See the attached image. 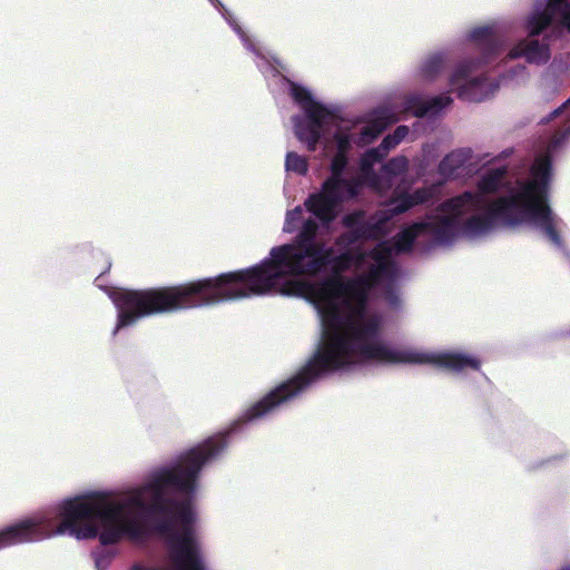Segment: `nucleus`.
Wrapping results in <instances>:
<instances>
[{
    "instance_id": "5701e85b",
    "label": "nucleus",
    "mask_w": 570,
    "mask_h": 570,
    "mask_svg": "<svg viewBox=\"0 0 570 570\" xmlns=\"http://www.w3.org/2000/svg\"><path fill=\"white\" fill-rule=\"evenodd\" d=\"M409 167V160L404 156H399L389 159L381 168L380 180L386 179L391 183L393 177L401 176L406 173Z\"/></svg>"
},
{
    "instance_id": "412c9836",
    "label": "nucleus",
    "mask_w": 570,
    "mask_h": 570,
    "mask_svg": "<svg viewBox=\"0 0 570 570\" xmlns=\"http://www.w3.org/2000/svg\"><path fill=\"white\" fill-rule=\"evenodd\" d=\"M471 159L470 149H459L446 155L439 165L441 175L456 177L458 170L463 168Z\"/></svg>"
},
{
    "instance_id": "f704fd0d",
    "label": "nucleus",
    "mask_w": 570,
    "mask_h": 570,
    "mask_svg": "<svg viewBox=\"0 0 570 570\" xmlns=\"http://www.w3.org/2000/svg\"><path fill=\"white\" fill-rule=\"evenodd\" d=\"M551 7L562 10V26L570 31V0H554Z\"/></svg>"
},
{
    "instance_id": "423d86ee",
    "label": "nucleus",
    "mask_w": 570,
    "mask_h": 570,
    "mask_svg": "<svg viewBox=\"0 0 570 570\" xmlns=\"http://www.w3.org/2000/svg\"><path fill=\"white\" fill-rule=\"evenodd\" d=\"M358 354L367 361L383 364H433L452 372L466 368L480 370L481 362L462 353H420L412 350H394L383 343L362 344Z\"/></svg>"
},
{
    "instance_id": "c85d7f7f",
    "label": "nucleus",
    "mask_w": 570,
    "mask_h": 570,
    "mask_svg": "<svg viewBox=\"0 0 570 570\" xmlns=\"http://www.w3.org/2000/svg\"><path fill=\"white\" fill-rule=\"evenodd\" d=\"M92 557L95 559L96 568L98 570H107L111 560L115 557V551L107 549H99L92 552Z\"/></svg>"
},
{
    "instance_id": "39448f33",
    "label": "nucleus",
    "mask_w": 570,
    "mask_h": 570,
    "mask_svg": "<svg viewBox=\"0 0 570 570\" xmlns=\"http://www.w3.org/2000/svg\"><path fill=\"white\" fill-rule=\"evenodd\" d=\"M551 166L549 155L535 158L531 167L532 178L522 183L519 191L509 197L528 222L539 225L553 245L563 247V240L556 228L554 216L548 204Z\"/></svg>"
},
{
    "instance_id": "9d476101",
    "label": "nucleus",
    "mask_w": 570,
    "mask_h": 570,
    "mask_svg": "<svg viewBox=\"0 0 570 570\" xmlns=\"http://www.w3.org/2000/svg\"><path fill=\"white\" fill-rule=\"evenodd\" d=\"M304 110L306 119L299 117L294 119L295 135L307 145L308 150L314 151L322 137L325 120L333 114L322 104L305 106Z\"/></svg>"
},
{
    "instance_id": "1a4fd4ad",
    "label": "nucleus",
    "mask_w": 570,
    "mask_h": 570,
    "mask_svg": "<svg viewBox=\"0 0 570 570\" xmlns=\"http://www.w3.org/2000/svg\"><path fill=\"white\" fill-rule=\"evenodd\" d=\"M497 220H502L507 226H517L528 222L512 198L501 196L489 205L483 215H472L463 222L460 220L459 233L474 238L492 230Z\"/></svg>"
},
{
    "instance_id": "4be33fe9",
    "label": "nucleus",
    "mask_w": 570,
    "mask_h": 570,
    "mask_svg": "<svg viewBox=\"0 0 570 570\" xmlns=\"http://www.w3.org/2000/svg\"><path fill=\"white\" fill-rule=\"evenodd\" d=\"M385 157L380 148L368 149L361 158V169L368 176V180L373 187L380 186V175L372 170L374 164L380 163Z\"/></svg>"
},
{
    "instance_id": "4c0bfd02",
    "label": "nucleus",
    "mask_w": 570,
    "mask_h": 570,
    "mask_svg": "<svg viewBox=\"0 0 570 570\" xmlns=\"http://www.w3.org/2000/svg\"><path fill=\"white\" fill-rule=\"evenodd\" d=\"M409 132H410L409 127L401 125V126L396 127L395 130L390 135L393 137V139L396 142L400 144L409 135Z\"/></svg>"
},
{
    "instance_id": "bb28decb",
    "label": "nucleus",
    "mask_w": 570,
    "mask_h": 570,
    "mask_svg": "<svg viewBox=\"0 0 570 570\" xmlns=\"http://www.w3.org/2000/svg\"><path fill=\"white\" fill-rule=\"evenodd\" d=\"M374 224L373 216L366 220L364 210H354L343 216L342 225L345 228H356L363 226H372Z\"/></svg>"
},
{
    "instance_id": "cd10ccee",
    "label": "nucleus",
    "mask_w": 570,
    "mask_h": 570,
    "mask_svg": "<svg viewBox=\"0 0 570 570\" xmlns=\"http://www.w3.org/2000/svg\"><path fill=\"white\" fill-rule=\"evenodd\" d=\"M286 169L295 171L299 175H305L308 170L307 161L294 151H289L286 155Z\"/></svg>"
},
{
    "instance_id": "6ab92c4d",
    "label": "nucleus",
    "mask_w": 570,
    "mask_h": 570,
    "mask_svg": "<svg viewBox=\"0 0 570 570\" xmlns=\"http://www.w3.org/2000/svg\"><path fill=\"white\" fill-rule=\"evenodd\" d=\"M422 227H424V225L420 224V222H415L401 229L393 237V247L395 252L399 254L412 252L416 238L423 235Z\"/></svg>"
},
{
    "instance_id": "20e7f679",
    "label": "nucleus",
    "mask_w": 570,
    "mask_h": 570,
    "mask_svg": "<svg viewBox=\"0 0 570 570\" xmlns=\"http://www.w3.org/2000/svg\"><path fill=\"white\" fill-rule=\"evenodd\" d=\"M326 249L328 253L325 250L321 254L322 257L324 256L323 265L318 269L307 268L304 276H318L327 267L331 268L330 275L315 283L302 279H287L282 285L279 292L285 295H302L313 302L316 307L326 305L328 323L337 325V302L345 297V288L347 287V279L344 278L343 273L350 271L354 265L352 254H350L346 247L338 255L334 254L332 246L326 245Z\"/></svg>"
},
{
    "instance_id": "9b49d317",
    "label": "nucleus",
    "mask_w": 570,
    "mask_h": 570,
    "mask_svg": "<svg viewBox=\"0 0 570 570\" xmlns=\"http://www.w3.org/2000/svg\"><path fill=\"white\" fill-rule=\"evenodd\" d=\"M434 187L432 186L417 188L413 193L403 191L391 198L387 208L377 210L375 214L383 227H387V224L394 217L406 213L417 205H422L431 200L434 196Z\"/></svg>"
},
{
    "instance_id": "ea45409f",
    "label": "nucleus",
    "mask_w": 570,
    "mask_h": 570,
    "mask_svg": "<svg viewBox=\"0 0 570 570\" xmlns=\"http://www.w3.org/2000/svg\"><path fill=\"white\" fill-rule=\"evenodd\" d=\"M563 570H570V569H563Z\"/></svg>"
},
{
    "instance_id": "a211bd4d",
    "label": "nucleus",
    "mask_w": 570,
    "mask_h": 570,
    "mask_svg": "<svg viewBox=\"0 0 570 570\" xmlns=\"http://www.w3.org/2000/svg\"><path fill=\"white\" fill-rule=\"evenodd\" d=\"M554 0H548L547 7L539 12H534L528 19V28L531 37L539 36L546 28H548L553 18L558 17L559 22L562 24V10L559 7H551Z\"/></svg>"
},
{
    "instance_id": "c9c22d12",
    "label": "nucleus",
    "mask_w": 570,
    "mask_h": 570,
    "mask_svg": "<svg viewBox=\"0 0 570 570\" xmlns=\"http://www.w3.org/2000/svg\"><path fill=\"white\" fill-rule=\"evenodd\" d=\"M350 254H352V262L355 267H360L365 262L366 257H368V252H365L361 247H346Z\"/></svg>"
},
{
    "instance_id": "0eeeda50",
    "label": "nucleus",
    "mask_w": 570,
    "mask_h": 570,
    "mask_svg": "<svg viewBox=\"0 0 570 570\" xmlns=\"http://www.w3.org/2000/svg\"><path fill=\"white\" fill-rule=\"evenodd\" d=\"M469 38L476 45L481 57L460 62L450 77L451 86H460L458 96L461 99H471L468 91L479 83V78L468 81L469 76L478 68L497 59L503 46V37L493 26L474 28Z\"/></svg>"
},
{
    "instance_id": "aec40b11",
    "label": "nucleus",
    "mask_w": 570,
    "mask_h": 570,
    "mask_svg": "<svg viewBox=\"0 0 570 570\" xmlns=\"http://www.w3.org/2000/svg\"><path fill=\"white\" fill-rule=\"evenodd\" d=\"M505 175H507V168L498 167V168H493V169L489 170L481 177V179L478 183L479 193H475V194L480 195L482 200H481L479 207L476 208V210L482 207V205L484 203V198H483L484 195L494 194L500 189L502 180L505 177Z\"/></svg>"
},
{
    "instance_id": "a878e982",
    "label": "nucleus",
    "mask_w": 570,
    "mask_h": 570,
    "mask_svg": "<svg viewBox=\"0 0 570 570\" xmlns=\"http://www.w3.org/2000/svg\"><path fill=\"white\" fill-rule=\"evenodd\" d=\"M444 67V57L442 55H433L429 57L422 66V76L426 80H433L442 71Z\"/></svg>"
},
{
    "instance_id": "e433bc0d",
    "label": "nucleus",
    "mask_w": 570,
    "mask_h": 570,
    "mask_svg": "<svg viewBox=\"0 0 570 570\" xmlns=\"http://www.w3.org/2000/svg\"><path fill=\"white\" fill-rule=\"evenodd\" d=\"M399 145L391 135H387L383 138L380 146L377 148L381 149L384 155H386L391 149L395 148Z\"/></svg>"
},
{
    "instance_id": "7ed1b4c3",
    "label": "nucleus",
    "mask_w": 570,
    "mask_h": 570,
    "mask_svg": "<svg viewBox=\"0 0 570 570\" xmlns=\"http://www.w3.org/2000/svg\"><path fill=\"white\" fill-rule=\"evenodd\" d=\"M322 322V342L301 371L288 381L279 384L259 401L248 406L242 416L230 426L234 432L242 425L267 416L309 384L323 375L333 373L353 363L362 344L379 333V322L370 318L356 322L344 315L337 302L338 323L332 325L326 318V305L316 307Z\"/></svg>"
},
{
    "instance_id": "f257e3e1",
    "label": "nucleus",
    "mask_w": 570,
    "mask_h": 570,
    "mask_svg": "<svg viewBox=\"0 0 570 570\" xmlns=\"http://www.w3.org/2000/svg\"><path fill=\"white\" fill-rule=\"evenodd\" d=\"M232 433L234 429L230 428L209 436L181 455L176 465L158 472L148 484L153 492L149 504L139 495L127 502L114 501L102 492L75 497L60 504V522L53 529L43 520L27 519L1 530L0 549L65 533L77 539L98 537L101 546H111L119 542L125 533L137 535L140 532V524L127 518L128 509L135 508L166 517L157 523L156 530L168 535L178 570H206L193 535L190 499L178 501L168 498L165 490L170 488L186 495L194 493L202 468L227 448ZM130 570L160 569L134 563Z\"/></svg>"
},
{
    "instance_id": "393cba45",
    "label": "nucleus",
    "mask_w": 570,
    "mask_h": 570,
    "mask_svg": "<svg viewBox=\"0 0 570 570\" xmlns=\"http://www.w3.org/2000/svg\"><path fill=\"white\" fill-rule=\"evenodd\" d=\"M390 256L391 249L384 243L368 252V257L375 262L374 265H385L386 273L393 275L395 272V264L391 261Z\"/></svg>"
},
{
    "instance_id": "dca6fc26",
    "label": "nucleus",
    "mask_w": 570,
    "mask_h": 570,
    "mask_svg": "<svg viewBox=\"0 0 570 570\" xmlns=\"http://www.w3.org/2000/svg\"><path fill=\"white\" fill-rule=\"evenodd\" d=\"M509 57H524L529 62L546 63L550 59V48L537 39L523 40L510 50Z\"/></svg>"
},
{
    "instance_id": "f8f14e48",
    "label": "nucleus",
    "mask_w": 570,
    "mask_h": 570,
    "mask_svg": "<svg viewBox=\"0 0 570 570\" xmlns=\"http://www.w3.org/2000/svg\"><path fill=\"white\" fill-rule=\"evenodd\" d=\"M392 276V274L386 273L385 265H372L366 274L353 279H347L344 298L355 301L361 313L364 311L368 292L379 285L381 281L391 278Z\"/></svg>"
},
{
    "instance_id": "2eb2a0df",
    "label": "nucleus",
    "mask_w": 570,
    "mask_h": 570,
    "mask_svg": "<svg viewBox=\"0 0 570 570\" xmlns=\"http://www.w3.org/2000/svg\"><path fill=\"white\" fill-rule=\"evenodd\" d=\"M452 104V98L449 95L435 96L429 100H423L419 95H410L405 97L404 109L412 112L417 118H423L428 115H436L443 108Z\"/></svg>"
},
{
    "instance_id": "f03ea898",
    "label": "nucleus",
    "mask_w": 570,
    "mask_h": 570,
    "mask_svg": "<svg viewBox=\"0 0 570 570\" xmlns=\"http://www.w3.org/2000/svg\"><path fill=\"white\" fill-rule=\"evenodd\" d=\"M317 232V222L306 219L291 244L273 247L268 258L248 268L175 286L121 289L112 296L118 311L114 333L148 316L264 295L288 276L318 269L324 263L322 252L328 250L323 240L316 239Z\"/></svg>"
},
{
    "instance_id": "6e6552de",
    "label": "nucleus",
    "mask_w": 570,
    "mask_h": 570,
    "mask_svg": "<svg viewBox=\"0 0 570 570\" xmlns=\"http://www.w3.org/2000/svg\"><path fill=\"white\" fill-rule=\"evenodd\" d=\"M482 198L473 191H464L441 203L438 209L450 215L435 216L431 220L420 222L423 235L431 234L439 244H450L460 235V219L466 212L476 210Z\"/></svg>"
},
{
    "instance_id": "ddd939ff",
    "label": "nucleus",
    "mask_w": 570,
    "mask_h": 570,
    "mask_svg": "<svg viewBox=\"0 0 570 570\" xmlns=\"http://www.w3.org/2000/svg\"><path fill=\"white\" fill-rule=\"evenodd\" d=\"M362 181L358 178H338L330 176L324 180L321 193L340 205L344 199H353L358 196Z\"/></svg>"
},
{
    "instance_id": "c756f323",
    "label": "nucleus",
    "mask_w": 570,
    "mask_h": 570,
    "mask_svg": "<svg viewBox=\"0 0 570 570\" xmlns=\"http://www.w3.org/2000/svg\"><path fill=\"white\" fill-rule=\"evenodd\" d=\"M303 209L301 206H296L294 209L286 213L284 230L292 233L296 229L297 224L302 220Z\"/></svg>"
},
{
    "instance_id": "2f4dec72",
    "label": "nucleus",
    "mask_w": 570,
    "mask_h": 570,
    "mask_svg": "<svg viewBox=\"0 0 570 570\" xmlns=\"http://www.w3.org/2000/svg\"><path fill=\"white\" fill-rule=\"evenodd\" d=\"M347 156L342 154H335L331 161V176L344 178L343 173L347 166Z\"/></svg>"
},
{
    "instance_id": "f3484780",
    "label": "nucleus",
    "mask_w": 570,
    "mask_h": 570,
    "mask_svg": "<svg viewBox=\"0 0 570 570\" xmlns=\"http://www.w3.org/2000/svg\"><path fill=\"white\" fill-rule=\"evenodd\" d=\"M307 212L316 216L322 223L330 224L336 216L338 205L323 193H313L304 202Z\"/></svg>"
},
{
    "instance_id": "58836bf2",
    "label": "nucleus",
    "mask_w": 570,
    "mask_h": 570,
    "mask_svg": "<svg viewBox=\"0 0 570 570\" xmlns=\"http://www.w3.org/2000/svg\"><path fill=\"white\" fill-rule=\"evenodd\" d=\"M570 107V99L567 100L563 105H561L559 108L554 109L551 114H550V119H553L558 116H560L566 109H568Z\"/></svg>"
},
{
    "instance_id": "473e14b6",
    "label": "nucleus",
    "mask_w": 570,
    "mask_h": 570,
    "mask_svg": "<svg viewBox=\"0 0 570 570\" xmlns=\"http://www.w3.org/2000/svg\"><path fill=\"white\" fill-rule=\"evenodd\" d=\"M568 138H570V119L567 121L563 128L553 134L550 146L556 149L563 145Z\"/></svg>"
},
{
    "instance_id": "b1692460",
    "label": "nucleus",
    "mask_w": 570,
    "mask_h": 570,
    "mask_svg": "<svg viewBox=\"0 0 570 570\" xmlns=\"http://www.w3.org/2000/svg\"><path fill=\"white\" fill-rule=\"evenodd\" d=\"M387 127V122L383 118H376L370 121L361 129L357 144L367 145L377 138Z\"/></svg>"
},
{
    "instance_id": "7c9ffc66",
    "label": "nucleus",
    "mask_w": 570,
    "mask_h": 570,
    "mask_svg": "<svg viewBox=\"0 0 570 570\" xmlns=\"http://www.w3.org/2000/svg\"><path fill=\"white\" fill-rule=\"evenodd\" d=\"M292 95H293V98L303 106V108L305 106H312L314 104H318L317 101H315L311 95V92L305 89L304 87H301V86H297V85H294L293 88H292Z\"/></svg>"
},
{
    "instance_id": "4468645a",
    "label": "nucleus",
    "mask_w": 570,
    "mask_h": 570,
    "mask_svg": "<svg viewBox=\"0 0 570 570\" xmlns=\"http://www.w3.org/2000/svg\"><path fill=\"white\" fill-rule=\"evenodd\" d=\"M374 224L356 228H346L336 239L335 245L348 247L363 240H380L389 234L387 227H383L376 214L373 215Z\"/></svg>"
},
{
    "instance_id": "72a5a7b5",
    "label": "nucleus",
    "mask_w": 570,
    "mask_h": 570,
    "mask_svg": "<svg viewBox=\"0 0 570 570\" xmlns=\"http://www.w3.org/2000/svg\"><path fill=\"white\" fill-rule=\"evenodd\" d=\"M334 140L336 142V148H337L336 154H342V155L347 156V153L351 149V138H350V136L347 134L337 131L334 135Z\"/></svg>"
}]
</instances>
